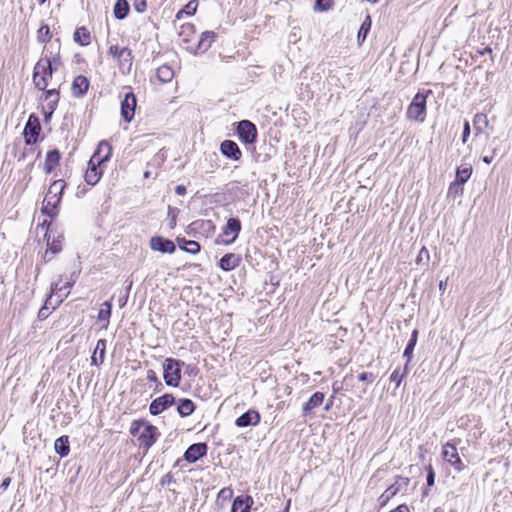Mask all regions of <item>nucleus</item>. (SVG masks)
Masks as SVG:
<instances>
[{
    "label": "nucleus",
    "instance_id": "79ce46f5",
    "mask_svg": "<svg viewBox=\"0 0 512 512\" xmlns=\"http://www.w3.org/2000/svg\"><path fill=\"white\" fill-rule=\"evenodd\" d=\"M334 5V0H316L314 4V10L315 11H328L330 10Z\"/></svg>",
    "mask_w": 512,
    "mask_h": 512
},
{
    "label": "nucleus",
    "instance_id": "423d86ee",
    "mask_svg": "<svg viewBox=\"0 0 512 512\" xmlns=\"http://www.w3.org/2000/svg\"><path fill=\"white\" fill-rule=\"evenodd\" d=\"M459 443H460V439L454 438V439L446 442L442 446V452H441L443 460L446 461L447 463H449V465H451L454 468V470L457 472H461L465 469V464L462 461V459L458 453V450H457V445Z\"/></svg>",
    "mask_w": 512,
    "mask_h": 512
},
{
    "label": "nucleus",
    "instance_id": "052dcab7",
    "mask_svg": "<svg viewBox=\"0 0 512 512\" xmlns=\"http://www.w3.org/2000/svg\"><path fill=\"white\" fill-rule=\"evenodd\" d=\"M199 250H200L199 243L194 241V254H196Z\"/></svg>",
    "mask_w": 512,
    "mask_h": 512
},
{
    "label": "nucleus",
    "instance_id": "c9c22d12",
    "mask_svg": "<svg viewBox=\"0 0 512 512\" xmlns=\"http://www.w3.org/2000/svg\"><path fill=\"white\" fill-rule=\"evenodd\" d=\"M156 75L161 82L165 83L172 80L174 71L170 66L162 65L157 69Z\"/></svg>",
    "mask_w": 512,
    "mask_h": 512
},
{
    "label": "nucleus",
    "instance_id": "473e14b6",
    "mask_svg": "<svg viewBox=\"0 0 512 512\" xmlns=\"http://www.w3.org/2000/svg\"><path fill=\"white\" fill-rule=\"evenodd\" d=\"M114 16L117 19H124L129 12V4L126 0H117L114 5Z\"/></svg>",
    "mask_w": 512,
    "mask_h": 512
},
{
    "label": "nucleus",
    "instance_id": "cd10ccee",
    "mask_svg": "<svg viewBox=\"0 0 512 512\" xmlns=\"http://www.w3.org/2000/svg\"><path fill=\"white\" fill-rule=\"evenodd\" d=\"M61 155L57 149L51 150L47 153L44 162V171L49 174L59 164Z\"/></svg>",
    "mask_w": 512,
    "mask_h": 512
},
{
    "label": "nucleus",
    "instance_id": "a18cd8bd",
    "mask_svg": "<svg viewBox=\"0 0 512 512\" xmlns=\"http://www.w3.org/2000/svg\"><path fill=\"white\" fill-rule=\"evenodd\" d=\"M376 374L372 372H361L358 374V380L367 384H372L376 380Z\"/></svg>",
    "mask_w": 512,
    "mask_h": 512
},
{
    "label": "nucleus",
    "instance_id": "e433bc0d",
    "mask_svg": "<svg viewBox=\"0 0 512 512\" xmlns=\"http://www.w3.org/2000/svg\"><path fill=\"white\" fill-rule=\"evenodd\" d=\"M463 192H464L463 184L454 180L449 184L447 196L455 199L457 197L462 196Z\"/></svg>",
    "mask_w": 512,
    "mask_h": 512
},
{
    "label": "nucleus",
    "instance_id": "09e8293b",
    "mask_svg": "<svg viewBox=\"0 0 512 512\" xmlns=\"http://www.w3.org/2000/svg\"><path fill=\"white\" fill-rule=\"evenodd\" d=\"M470 136V124L469 122L466 120L464 122V125H463V135H462V142L463 143H466L467 142V139L468 137Z\"/></svg>",
    "mask_w": 512,
    "mask_h": 512
},
{
    "label": "nucleus",
    "instance_id": "f704fd0d",
    "mask_svg": "<svg viewBox=\"0 0 512 512\" xmlns=\"http://www.w3.org/2000/svg\"><path fill=\"white\" fill-rule=\"evenodd\" d=\"M55 451L60 456H67L70 449H69V441L67 436H61L58 439H56L54 444Z\"/></svg>",
    "mask_w": 512,
    "mask_h": 512
},
{
    "label": "nucleus",
    "instance_id": "a878e982",
    "mask_svg": "<svg viewBox=\"0 0 512 512\" xmlns=\"http://www.w3.org/2000/svg\"><path fill=\"white\" fill-rule=\"evenodd\" d=\"M106 353V340L100 339L97 341L95 350L91 357V364L99 366L104 362Z\"/></svg>",
    "mask_w": 512,
    "mask_h": 512
},
{
    "label": "nucleus",
    "instance_id": "680f3d73",
    "mask_svg": "<svg viewBox=\"0 0 512 512\" xmlns=\"http://www.w3.org/2000/svg\"><path fill=\"white\" fill-rule=\"evenodd\" d=\"M446 283H447V280L440 282V284H439L440 290H444L445 289Z\"/></svg>",
    "mask_w": 512,
    "mask_h": 512
},
{
    "label": "nucleus",
    "instance_id": "f3484780",
    "mask_svg": "<svg viewBox=\"0 0 512 512\" xmlns=\"http://www.w3.org/2000/svg\"><path fill=\"white\" fill-rule=\"evenodd\" d=\"M325 399V394L323 392L317 391L311 395V397L303 404L302 414L303 416H308L313 413V411L320 407Z\"/></svg>",
    "mask_w": 512,
    "mask_h": 512
},
{
    "label": "nucleus",
    "instance_id": "58836bf2",
    "mask_svg": "<svg viewBox=\"0 0 512 512\" xmlns=\"http://www.w3.org/2000/svg\"><path fill=\"white\" fill-rule=\"evenodd\" d=\"M177 410L182 417L191 415L192 401L189 399L181 400L178 404Z\"/></svg>",
    "mask_w": 512,
    "mask_h": 512
},
{
    "label": "nucleus",
    "instance_id": "ddd939ff",
    "mask_svg": "<svg viewBox=\"0 0 512 512\" xmlns=\"http://www.w3.org/2000/svg\"><path fill=\"white\" fill-rule=\"evenodd\" d=\"M136 105L137 100L134 93H126L121 101V116L126 122H130L133 119Z\"/></svg>",
    "mask_w": 512,
    "mask_h": 512
},
{
    "label": "nucleus",
    "instance_id": "49530a36",
    "mask_svg": "<svg viewBox=\"0 0 512 512\" xmlns=\"http://www.w3.org/2000/svg\"><path fill=\"white\" fill-rule=\"evenodd\" d=\"M233 496V489L231 487H224L218 493V499H222L224 501L230 500Z\"/></svg>",
    "mask_w": 512,
    "mask_h": 512
},
{
    "label": "nucleus",
    "instance_id": "774afa93",
    "mask_svg": "<svg viewBox=\"0 0 512 512\" xmlns=\"http://www.w3.org/2000/svg\"><path fill=\"white\" fill-rule=\"evenodd\" d=\"M212 157H214L216 160L218 159V156L215 153L212 155Z\"/></svg>",
    "mask_w": 512,
    "mask_h": 512
},
{
    "label": "nucleus",
    "instance_id": "f257e3e1",
    "mask_svg": "<svg viewBox=\"0 0 512 512\" xmlns=\"http://www.w3.org/2000/svg\"><path fill=\"white\" fill-rule=\"evenodd\" d=\"M112 154V147L108 142L101 141L88 162L84 178L89 185H96L102 176L101 164L107 162Z\"/></svg>",
    "mask_w": 512,
    "mask_h": 512
},
{
    "label": "nucleus",
    "instance_id": "c756f323",
    "mask_svg": "<svg viewBox=\"0 0 512 512\" xmlns=\"http://www.w3.org/2000/svg\"><path fill=\"white\" fill-rule=\"evenodd\" d=\"M112 304L110 301H105L99 310L98 320L103 322V328L107 329L109 325V319L111 317Z\"/></svg>",
    "mask_w": 512,
    "mask_h": 512
},
{
    "label": "nucleus",
    "instance_id": "7c9ffc66",
    "mask_svg": "<svg viewBox=\"0 0 512 512\" xmlns=\"http://www.w3.org/2000/svg\"><path fill=\"white\" fill-rule=\"evenodd\" d=\"M371 26H372V18L368 14V15H366V17H365L364 21L362 22L360 29L358 31L357 39H358V43L360 45L365 41V39L371 29Z\"/></svg>",
    "mask_w": 512,
    "mask_h": 512
},
{
    "label": "nucleus",
    "instance_id": "39448f33",
    "mask_svg": "<svg viewBox=\"0 0 512 512\" xmlns=\"http://www.w3.org/2000/svg\"><path fill=\"white\" fill-rule=\"evenodd\" d=\"M130 433L137 437L141 445L149 448L155 442L156 428L143 420L133 421Z\"/></svg>",
    "mask_w": 512,
    "mask_h": 512
},
{
    "label": "nucleus",
    "instance_id": "5fc2aeb1",
    "mask_svg": "<svg viewBox=\"0 0 512 512\" xmlns=\"http://www.w3.org/2000/svg\"><path fill=\"white\" fill-rule=\"evenodd\" d=\"M477 53L479 55L492 54V48L490 46H486L483 49L477 50Z\"/></svg>",
    "mask_w": 512,
    "mask_h": 512
},
{
    "label": "nucleus",
    "instance_id": "b1692460",
    "mask_svg": "<svg viewBox=\"0 0 512 512\" xmlns=\"http://www.w3.org/2000/svg\"><path fill=\"white\" fill-rule=\"evenodd\" d=\"M241 258L234 253H226L219 261V267L223 271H232L240 265Z\"/></svg>",
    "mask_w": 512,
    "mask_h": 512
},
{
    "label": "nucleus",
    "instance_id": "2eb2a0df",
    "mask_svg": "<svg viewBox=\"0 0 512 512\" xmlns=\"http://www.w3.org/2000/svg\"><path fill=\"white\" fill-rule=\"evenodd\" d=\"M220 151L225 157L233 161H239L242 158V151L238 144L232 140H224L220 144Z\"/></svg>",
    "mask_w": 512,
    "mask_h": 512
},
{
    "label": "nucleus",
    "instance_id": "9d476101",
    "mask_svg": "<svg viewBox=\"0 0 512 512\" xmlns=\"http://www.w3.org/2000/svg\"><path fill=\"white\" fill-rule=\"evenodd\" d=\"M109 54L118 60L119 66L122 70L130 71L133 63L132 51L127 47H119L112 45L109 48Z\"/></svg>",
    "mask_w": 512,
    "mask_h": 512
},
{
    "label": "nucleus",
    "instance_id": "de8ad7c7",
    "mask_svg": "<svg viewBox=\"0 0 512 512\" xmlns=\"http://www.w3.org/2000/svg\"><path fill=\"white\" fill-rule=\"evenodd\" d=\"M426 470H427V485L429 487H432L435 483V471L433 469V466L431 464H429L427 467H426Z\"/></svg>",
    "mask_w": 512,
    "mask_h": 512
},
{
    "label": "nucleus",
    "instance_id": "bb28decb",
    "mask_svg": "<svg viewBox=\"0 0 512 512\" xmlns=\"http://www.w3.org/2000/svg\"><path fill=\"white\" fill-rule=\"evenodd\" d=\"M473 167L469 163L461 164L456 168L455 179L461 184H465L472 176Z\"/></svg>",
    "mask_w": 512,
    "mask_h": 512
},
{
    "label": "nucleus",
    "instance_id": "338daca9",
    "mask_svg": "<svg viewBox=\"0 0 512 512\" xmlns=\"http://www.w3.org/2000/svg\"><path fill=\"white\" fill-rule=\"evenodd\" d=\"M333 391H334V393H338L339 392V388L335 387V384L333 385Z\"/></svg>",
    "mask_w": 512,
    "mask_h": 512
},
{
    "label": "nucleus",
    "instance_id": "e2e57ef3",
    "mask_svg": "<svg viewBox=\"0 0 512 512\" xmlns=\"http://www.w3.org/2000/svg\"><path fill=\"white\" fill-rule=\"evenodd\" d=\"M177 241H178V243H179V244H180V243H184V244H186V245H187V244H191V243H192L191 241H186V240H184V239H180V238H178V239H177Z\"/></svg>",
    "mask_w": 512,
    "mask_h": 512
},
{
    "label": "nucleus",
    "instance_id": "37998d69",
    "mask_svg": "<svg viewBox=\"0 0 512 512\" xmlns=\"http://www.w3.org/2000/svg\"><path fill=\"white\" fill-rule=\"evenodd\" d=\"M405 375V370L402 371L400 368H396L390 375V382L395 383L396 387H398L401 384Z\"/></svg>",
    "mask_w": 512,
    "mask_h": 512
},
{
    "label": "nucleus",
    "instance_id": "aec40b11",
    "mask_svg": "<svg viewBox=\"0 0 512 512\" xmlns=\"http://www.w3.org/2000/svg\"><path fill=\"white\" fill-rule=\"evenodd\" d=\"M260 420V413L255 409H249L236 419L235 424L238 427L256 426L260 423Z\"/></svg>",
    "mask_w": 512,
    "mask_h": 512
},
{
    "label": "nucleus",
    "instance_id": "5701e85b",
    "mask_svg": "<svg viewBox=\"0 0 512 512\" xmlns=\"http://www.w3.org/2000/svg\"><path fill=\"white\" fill-rule=\"evenodd\" d=\"M253 503L250 495L238 496L233 501L231 512H250Z\"/></svg>",
    "mask_w": 512,
    "mask_h": 512
},
{
    "label": "nucleus",
    "instance_id": "412c9836",
    "mask_svg": "<svg viewBox=\"0 0 512 512\" xmlns=\"http://www.w3.org/2000/svg\"><path fill=\"white\" fill-rule=\"evenodd\" d=\"M73 281H67L61 284V281L51 285V294L55 295V305H59L70 293Z\"/></svg>",
    "mask_w": 512,
    "mask_h": 512
},
{
    "label": "nucleus",
    "instance_id": "1a4fd4ad",
    "mask_svg": "<svg viewBox=\"0 0 512 512\" xmlns=\"http://www.w3.org/2000/svg\"><path fill=\"white\" fill-rule=\"evenodd\" d=\"M236 132L240 141L244 144H253L257 140V128L255 124L249 120L238 122Z\"/></svg>",
    "mask_w": 512,
    "mask_h": 512
},
{
    "label": "nucleus",
    "instance_id": "4468645a",
    "mask_svg": "<svg viewBox=\"0 0 512 512\" xmlns=\"http://www.w3.org/2000/svg\"><path fill=\"white\" fill-rule=\"evenodd\" d=\"M44 94L41 97V100L45 102L43 104V110L46 115V118L50 117L55 109L57 108L59 102V92L56 89L43 90Z\"/></svg>",
    "mask_w": 512,
    "mask_h": 512
},
{
    "label": "nucleus",
    "instance_id": "9b49d317",
    "mask_svg": "<svg viewBox=\"0 0 512 512\" xmlns=\"http://www.w3.org/2000/svg\"><path fill=\"white\" fill-rule=\"evenodd\" d=\"M163 374L167 385L177 386L180 380V365L174 359H166L163 364Z\"/></svg>",
    "mask_w": 512,
    "mask_h": 512
},
{
    "label": "nucleus",
    "instance_id": "3c124183",
    "mask_svg": "<svg viewBox=\"0 0 512 512\" xmlns=\"http://www.w3.org/2000/svg\"><path fill=\"white\" fill-rule=\"evenodd\" d=\"M423 254H425V256L427 258H429V251H428V249L425 246L421 248V250L419 252V255L416 258V263L417 264H419L422 261Z\"/></svg>",
    "mask_w": 512,
    "mask_h": 512
},
{
    "label": "nucleus",
    "instance_id": "13d9d810",
    "mask_svg": "<svg viewBox=\"0 0 512 512\" xmlns=\"http://www.w3.org/2000/svg\"><path fill=\"white\" fill-rule=\"evenodd\" d=\"M147 379L149 381H157V376H156V373L153 371V370H149L147 372Z\"/></svg>",
    "mask_w": 512,
    "mask_h": 512
},
{
    "label": "nucleus",
    "instance_id": "c03bdc74",
    "mask_svg": "<svg viewBox=\"0 0 512 512\" xmlns=\"http://www.w3.org/2000/svg\"><path fill=\"white\" fill-rule=\"evenodd\" d=\"M207 453V445L205 443H194V462L205 456Z\"/></svg>",
    "mask_w": 512,
    "mask_h": 512
},
{
    "label": "nucleus",
    "instance_id": "6ab92c4d",
    "mask_svg": "<svg viewBox=\"0 0 512 512\" xmlns=\"http://www.w3.org/2000/svg\"><path fill=\"white\" fill-rule=\"evenodd\" d=\"M33 116L29 117V120L24 129V137L26 144H34L37 141L39 132H40V124L38 120L35 118L32 120Z\"/></svg>",
    "mask_w": 512,
    "mask_h": 512
},
{
    "label": "nucleus",
    "instance_id": "f03ea898",
    "mask_svg": "<svg viewBox=\"0 0 512 512\" xmlns=\"http://www.w3.org/2000/svg\"><path fill=\"white\" fill-rule=\"evenodd\" d=\"M66 184L64 180H55L48 189L43 200L42 212L53 218L58 214V205L61 202L62 193Z\"/></svg>",
    "mask_w": 512,
    "mask_h": 512
},
{
    "label": "nucleus",
    "instance_id": "a211bd4d",
    "mask_svg": "<svg viewBox=\"0 0 512 512\" xmlns=\"http://www.w3.org/2000/svg\"><path fill=\"white\" fill-rule=\"evenodd\" d=\"M45 237L47 238V249L44 253V261L48 262L62 250V236L51 239L50 234L46 232Z\"/></svg>",
    "mask_w": 512,
    "mask_h": 512
},
{
    "label": "nucleus",
    "instance_id": "4d7b16f0",
    "mask_svg": "<svg viewBox=\"0 0 512 512\" xmlns=\"http://www.w3.org/2000/svg\"><path fill=\"white\" fill-rule=\"evenodd\" d=\"M494 157H495V151L493 152L492 155H489V156L485 155V156H483L482 160H483L484 163L490 164V163H492Z\"/></svg>",
    "mask_w": 512,
    "mask_h": 512
},
{
    "label": "nucleus",
    "instance_id": "4be33fe9",
    "mask_svg": "<svg viewBox=\"0 0 512 512\" xmlns=\"http://www.w3.org/2000/svg\"><path fill=\"white\" fill-rule=\"evenodd\" d=\"M174 402V398L170 394H165L161 397L156 398L150 404V413L153 415H158L163 412L167 407L171 406Z\"/></svg>",
    "mask_w": 512,
    "mask_h": 512
},
{
    "label": "nucleus",
    "instance_id": "6e6d98bb",
    "mask_svg": "<svg viewBox=\"0 0 512 512\" xmlns=\"http://www.w3.org/2000/svg\"><path fill=\"white\" fill-rule=\"evenodd\" d=\"M175 193H176L177 195H180V196H181V195H184V194L186 193V187H185V186H183V185H178V186H176V188H175Z\"/></svg>",
    "mask_w": 512,
    "mask_h": 512
},
{
    "label": "nucleus",
    "instance_id": "69168bd1",
    "mask_svg": "<svg viewBox=\"0 0 512 512\" xmlns=\"http://www.w3.org/2000/svg\"><path fill=\"white\" fill-rule=\"evenodd\" d=\"M289 506H290V500H288L287 505H286V507L284 509V512H288Z\"/></svg>",
    "mask_w": 512,
    "mask_h": 512
},
{
    "label": "nucleus",
    "instance_id": "0e129e2a",
    "mask_svg": "<svg viewBox=\"0 0 512 512\" xmlns=\"http://www.w3.org/2000/svg\"><path fill=\"white\" fill-rule=\"evenodd\" d=\"M332 404V401L331 402H327L326 406H325V410L328 411L330 409V406Z\"/></svg>",
    "mask_w": 512,
    "mask_h": 512
},
{
    "label": "nucleus",
    "instance_id": "6e6552de",
    "mask_svg": "<svg viewBox=\"0 0 512 512\" xmlns=\"http://www.w3.org/2000/svg\"><path fill=\"white\" fill-rule=\"evenodd\" d=\"M410 483L408 477L396 476L395 482L390 485L378 498L380 508L385 507L403 488L406 489Z\"/></svg>",
    "mask_w": 512,
    "mask_h": 512
},
{
    "label": "nucleus",
    "instance_id": "0eeeda50",
    "mask_svg": "<svg viewBox=\"0 0 512 512\" xmlns=\"http://www.w3.org/2000/svg\"><path fill=\"white\" fill-rule=\"evenodd\" d=\"M191 2L187 3L183 9L178 11L175 20V26L178 29V40L181 45H187L185 48L189 50L190 48V39L192 37V24L189 22L181 23L177 25L178 22L182 21L185 17H189L191 12L189 11Z\"/></svg>",
    "mask_w": 512,
    "mask_h": 512
},
{
    "label": "nucleus",
    "instance_id": "ea45409f",
    "mask_svg": "<svg viewBox=\"0 0 512 512\" xmlns=\"http://www.w3.org/2000/svg\"><path fill=\"white\" fill-rule=\"evenodd\" d=\"M417 337H418V331L417 330H414L412 332V335H411V338L404 350V356L408 358V360L411 358L412 356V353L414 351V347L416 345V342H417Z\"/></svg>",
    "mask_w": 512,
    "mask_h": 512
},
{
    "label": "nucleus",
    "instance_id": "8fccbe9b",
    "mask_svg": "<svg viewBox=\"0 0 512 512\" xmlns=\"http://www.w3.org/2000/svg\"><path fill=\"white\" fill-rule=\"evenodd\" d=\"M134 8L137 12H144L146 9V1L145 0H135Z\"/></svg>",
    "mask_w": 512,
    "mask_h": 512
},
{
    "label": "nucleus",
    "instance_id": "c85d7f7f",
    "mask_svg": "<svg viewBox=\"0 0 512 512\" xmlns=\"http://www.w3.org/2000/svg\"><path fill=\"white\" fill-rule=\"evenodd\" d=\"M215 40L216 34L214 32L207 31L203 33L201 39L198 42L197 51L201 53L207 51Z\"/></svg>",
    "mask_w": 512,
    "mask_h": 512
},
{
    "label": "nucleus",
    "instance_id": "864d4df0",
    "mask_svg": "<svg viewBox=\"0 0 512 512\" xmlns=\"http://www.w3.org/2000/svg\"><path fill=\"white\" fill-rule=\"evenodd\" d=\"M185 459L188 461V462H192V457H193V454H192V445L189 446L185 452Z\"/></svg>",
    "mask_w": 512,
    "mask_h": 512
},
{
    "label": "nucleus",
    "instance_id": "bf43d9fd",
    "mask_svg": "<svg viewBox=\"0 0 512 512\" xmlns=\"http://www.w3.org/2000/svg\"><path fill=\"white\" fill-rule=\"evenodd\" d=\"M10 482H11V479L8 477V478H5L3 480V482L1 483L0 487L5 490L8 488V486L10 485Z\"/></svg>",
    "mask_w": 512,
    "mask_h": 512
},
{
    "label": "nucleus",
    "instance_id": "2f4dec72",
    "mask_svg": "<svg viewBox=\"0 0 512 512\" xmlns=\"http://www.w3.org/2000/svg\"><path fill=\"white\" fill-rule=\"evenodd\" d=\"M74 41L82 46L90 44L91 36L89 31L85 27L77 28L74 32Z\"/></svg>",
    "mask_w": 512,
    "mask_h": 512
},
{
    "label": "nucleus",
    "instance_id": "72a5a7b5",
    "mask_svg": "<svg viewBox=\"0 0 512 512\" xmlns=\"http://www.w3.org/2000/svg\"><path fill=\"white\" fill-rule=\"evenodd\" d=\"M474 128L478 133H482L489 125V120L486 114L477 113L473 119Z\"/></svg>",
    "mask_w": 512,
    "mask_h": 512
},
{
    "label": "nucleus",
    "instance_id": "dca6fc26",
    "mask_svg": "<svg viewBox=\"0 0 512 512\" xmlns=\"http://www.w3.org/2000/svg\"><path fill=\"white\" fill-rule=\"evenodd\" d=\"M149 246L152 250L161 253H173L176 248L174 242L161 236L152 237L149 241Z\"/></svg>",
    "mask_w": 512,
    "mask_h": 512
},
{
    "label": "nucleus",
    "instance_id": "a19ab883",
    "mask_svg": "<svg viewBox=\"0 0 512 512\" xmlns=\"http://www.w3.org/2000/svg\"><path fill=\"white\" fill-rule=\"evenodd\" d=\"M51 39L50 29L47 25H42L37 31V40L40 43H47Z\"/></svg>",
    "mask_w": 512,
    "mask_h": 512
},
{
    "label": "nucleus",
    "instance_id": "f8f14e48",
    "mask_svg": "<svg viewBox=\"0 0 512 512\" xmlns=\"http://www.w3.org/2000/svg\"><path fill=\"white\" fill-rule=\"evenodd\" d=\"M241 228V222L238 218H229L222 228V242L226 245L234 243L238 238Z\"/></svg>",
    "mask_w": 512,
    "mask_h": 512
},
{
    "label": "nucleus",
    "instance_id": "603ef678",
    "mask_svg": "<svg viewBox=\"0 0 512 512\" xmlns=\"http://www.w3.org/2000/svg\"><path fill=\"white\" fill-rule=\"evenodd\" d=\"M51 61H52V67H53V70H57L58 66L61 65V60H60V56L59 54L57 53L55 56H53L52 58L50 57Z\"/></svg>",
    "mask_w": 512,
    "mask_h": 512
},
{
    "label": "nucleus",
    "instance_id": "393cba45",
    "mask_svg": "<svg viewBox=\"0 0 512 512\" xmlns=\"http://www.w3.org/2000/svg\"><path fill=\"white\" fill-rule=\"evenodd\" d=\"M89 88V81L88 79L83 75H78L75 77L73 83H72V94L75 97H82L87 92Z\"/></svg>",
    "mask_w": 512,
    "mask_h": 512
},
{
    "label": "nucleus",
    "instance_id": "20e7f679",
    "mask_svg": "<svg viewBox=\"0 0 512 512\" xmlns=\"http://www.w3.org/2000/svg\"><path fill=\"white\" fill-rule=\"evenodd\" d=\"M54 70L48 55L40 58L34 66L33 82L39 90H45L52 78Z\"/></svg>",
    "mask_w": 512,
    "mask_h": 512
},
{
    "label": "nucleus",
    "instance_id": "7ed1b4c3",
    "mask_svg": "<svg viewBox=\"0 0 512 512\" xmlns=\"http://www.w3.org/2000/svg\"><path fill=\"white\" fill-rule=\"evenodd\" d=\"M431 93V90H427L425 93L418 92L414 95L406 110V118L408 121L423 123L426 120L427 98Z\"/></svg>",
    "mask_w": 512,
    "mask_h": 512
},
{
    "label": "nucleus",
    "instance_id": "4c0bfd02",
    "mask_svg": "<svg viewBox=\"0 0 512 512\" xmlns=\"http://www.w3.org/2000/svg\"><path fill=\"white\" fill-rule=\"evenodd\" d=\"M58 305H55V299H53V295L50 294V296L46 299L44 306L39 310L38 317L40 319H45L49 315V308L52 307V309H55Z\"/></svg>",
    "mask_w": 512,
    "mask_h": 512
}]
</instances>
